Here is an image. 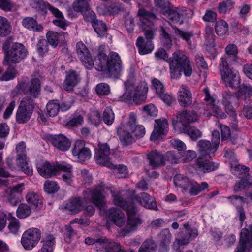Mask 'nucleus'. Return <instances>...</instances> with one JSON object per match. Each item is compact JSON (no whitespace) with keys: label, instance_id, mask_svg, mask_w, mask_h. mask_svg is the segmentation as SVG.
Instances as JSON below:
<instances>
[{"label":"nucleus","instance_id":"nucleus-1","mask_svg":"<svg viewBox=\"0 0 252 252\" xmlns=\"http://www.w3.org/2000/svg\"><path fill=\"white\" fill-rule=\"evenodd\" d=\"M158 59H163L168 61L171 78L177 79L183 74L186 77H189L193 71L191 63L189 57L180 50L175 51L171 57L169 58L166 51L163 48H159L155 53Z\"/></svg>","mask_w":252,"mask_h":252},{"label":"nucleus","instance_id":"nucleus-2","mask_svg":"<svg viewBox=\"0 0 252 252\" xmlns=\"http://www.w3.org/2000/svg\"><path fill=\"white\" fill-rule=\"evenodd\" d=\"M95 57L97 67L95 69L106 73L112 78L118 79L121 75L122 62L118 53L111 52L107 55L105 46H100Z\"/></svg>","mask_w":252,"mask_h":252},{"label":"nucleus","instance_id":"nucleus-3","mask_svg":"<svg viewBox=\"0 0 252 252\" xmlns=\"http://www.w3.org/2000/svg\"><path fill=\"white\" fill-rule=\"evenodd\" d=\"M107 187L101 183L95 187V207L99 210V213L103 216L108 214L109 219L118 227H122L126 222L124 213L119 209L112 207L106 211V190Z\"/></svg>","mask_w":252,"mask_h":252},{"label":"nucleus","instance_id":"nucleus-4","mask_svg":"<svg viewBox=\"0 0 252 252\" xmlns=\"http://www.w3.org/2000/svg\"><path fill=\"white\" fill-rule=\"evenodd\" d=\"M113 201L116 205L120 206L127 213V223L123 231L125 233H129L136 230L138 225L141 224L142 221L136 216L137 208L134 203L130 199L124 200L120 194L114 195Z\"/></svg>","mask_w":252,"mask_h":252},{"label":"nucleus","instance_id":"nucleus-5","mask_svg":"<svg viewBox=\"0 0 252 252\" xmlns=\"http://www.w3.org/2000/svg\"><path fill=\"white\" fill-rule=\"evenodd\" d=\"M125 92L119 97L120 101L128 104L133 102L136 104L141 103L145 98V94L148 91V87L145 82H141L135 86L132 80H128L125 83Z\"/></svg>","mask_w":252,"mask_h":252},{"label":"nucleus","instance_id":"nucleus-6","mask_svg":"<svg viewBox=\"0 0 252 252\" xmlns=\"http://www.w3.org/2000/svg\"><path fill=\"white\" fill-rule=\"evenodd\" d=\"M139 21L137 24L143 31L147 41H152L156 35V31L153 22L157 19L156 15L153 12L145 9H140L138 12Z\"/></svg>","mask_w":252,"mask_h":252},{"label":"nucleus","instance_id":"nucleus-7","mask_svg":"<svg viewBox=\"0 0 252 252\" xmlns=\"http://www.w3.org/2000/svg\"><path fill=\"white\" fill-rule=\"evenodd\" d=\"M219 69L221 78L227 86L232 88H237L240 83V78L236 71H233L229 66L226 58L220 59Z\"/></svg>","mask_w":252,"mask_h":252},{"label":"nucleus","instance_id":"nucleus-8","mask_svg":"<svg viewBox=\"0 0 252 252\" xmlns=\"http://www.w3.org/2000/svg\"><path fill=\"white\" fill-rule=\"evenodd\" d=\"M41 231L34 227L26 230L22 236L21 242L25 249L30 250L35 247L41 238Z\"/></svg>","mask_w":252,"mask_h":252},{"label":"nucleus","instance_id":"nucleus-9","mask_svg":"<svg viewBox=\"0 0 252 252\" xmlns=\"http://www.w3.org/2000/svg\"><path fill=\"white\" fill-rule=\"evenodd\" d=\"M235 170L238 172L235 174L239 176L241 180L235 184L234 187V191L237 193L244 189L246 187L252 184V177L249 174L250 169L241 165H236Z\"/></svg>","mask_w":252,"mask_h":252},{"label":"nucleus","instance_id":"nucleus-10","mask_svg":"<svg viewBox=\"0 0 252 252\" xmlns=\"http://www.w3.org/2000/svg\"><path fill=\"white\" fill-rule=\"evenodd\" d=\"M28 51L25 46L20 43H14L12 44L10 53L7 55L6 63L4 65H8L10 63H17L24 59L27 55Z\"/></svg>","mask_w":252,"mask_h":252},{"label":"nucleus","instance_id":"nucleus-11","mask_svg":"<svg viewBox=\"0 0 252 252\" xmlns=\"http://www.w3.org/2000/svg\"><path fill=\"white\" fill-rule=\"evenodd\" d=\"M98 149L97 152L95 159L97 163L107 167H113V163L110 161V149L109 146L106 143L98 142Z\"/></svg>","mask_w":252,"mask_h":252},{"label":"nucleus","instance_id":"nucleus-12","mask_svg":"<svg viewBox=\"0 0 252 252\" xmlns=\"http://www.w3.org/2000/svg\"><path fill=\"white\" fill-rule=\"evenodd\" d=\"M76 51L78 58L81 60L85 67L88 69H92L94 62L85 44L81 41L77 42Z\"/></svg>","mask_w":252,"mask_h":252},{"label":"nucleus","instance_id":"nucleus-13","mask_svg":"<svg viewBox=\"0 0 252 252\" xmlns=\"http://www.w3.org/2000/svg\"><path fill=\"white\" fill-rule=\"evenodd\" d=\"M252 247V225L250 230L244 228L240 233L239 245L236 252H248Z\"/></svg>","mask_w":252,"mask_h":252},{"label":"nucleus","instance_id":"nucleus-14","mask_svg":"<svg viewBox=\"0 0 252 252\" xmlns=\"http://www.w3.org/2000/svg\"><path fill=\"white\" fill-rule=\"evenodd\" d=\"M132 199H130L132 202V199L138 202L143 207L150 210L158 211V208L155 199L147 193L143 192L139 195L134 193L131 195ZM128 199L127 200H129Z\"/></svg>","mask_w":252,"mask_h":252},{"label":"nucleus","instance_id":"nucleus-15","mask_svg":"<svg viewBox=\"0 0 252 252\" xmlns=\"http://www.w3.org/2000/svg\"><path fill=\"white\" fill-rule=\"evenodd\" d=\"M198 120V115L194 111L185 110L177 115L175 119L172 121L175 129H177V124L189 125L187 123H193Z\"/></svg>","mask_w":252,"mask_h":252},{"label":"nucleus","instance_id":"nucleus-16","mask_svg":"<svg viewBox=\"0 0 252 252\" xmlns=\"http://www.w3.org/2000/svg\"><path fill=\"white\" fill-rule=\"evenodd\" d=\"M17 157L16 158V161L19 164H22V165H25L26 169L24 170L25 171V174L28 176H31L32 174V167L29 163L26 154V145L24 142H20L16 148Z\"/></svg>","mask_w":252,"mask_h":252},{"label":"nucleus","instance_id":"nucleus-17","mask_svg":"<svg viewBox=\"0 0 252 252\" xmlns=\"http://www.w3.org/2000/svg\"><path fill=\"white\" fill-rule=\"evenodd\" d=\"M235 95L241 104H248L252 102V87L248 84L239 85Z\"/></svg>","mask_w":252,"mask_h":252},{"label":"nucleus","instance_id":"nucleus-18","mask_svg":"<svg viewBox=\"0 0 252 252\" xmlns=\"http://www.w3.org/2000/svg\"><path fill=\"white\" fill-rule=\"evenodd\" d=\"M154 130L151 135V140L156 141L162 135H165L168 130V123L166 119H156L155 120Z\"/></svg>","mask_w":252,"mask_h":252},{"label":"nucleus","instance_id":"nucleus-19","mask_svg":"<svg viewBox=\"0 0 252 252\" xmlns=\"http://www.w3.org/2000/svg\"><path fill=\"white\" fill-rule=\"evenodd\" d=\"M85 206L81 197H74L66 202L64 208L70 214L75 215L83 210Z\"/></svg>","mask_w":252,"mask_h":252},{"label":"nucleus","instance_id":"nucleus-20","mask_svg":"<svg viewBox=\"0 0 252 252\" xmlns=\"http://www.w3.org/2000/svg\"><path fill=\"white\" fill-rule=\"evenodd\" d=\"M40 81L37 78L32 79L27 83H23L21 88L23 89L25 94H29L33 98H36L40 92Z\"/></svg>","mask_w":252,"mask_h":252},{"label":"nucleus","instance_id":"nucleus-21","mask_svg":"<svg viewBox=\"0 0 252 252\" xmlns=\"http://www.w3.org/2000/svg\"><path fill=\"white\" fill-rule=\"evenodd\" d=\"M72 154L77 157L80 161L88 160L91 158V151L88 148L84 147L83 142L81 140L76 141L74 147L72 150Z\"/></svg>","mask_w":252,"mask_h":252},{"label":"nucleus","instance_id":"nucleus-22","mask_svg":"<svg viewBox=\"0 0 252 252\" xmlns=\"http://www.w3.org/2000/svg\"><path fill=\"white\" fill-rule=\"evenodd\" d=\"M50 141L55 147L62 151H67L71 145L69 139L63 134L54 136Z\"/></svg>","mask_w":252,"mask_h":252},{"label":"nucleus","instance_id":"nucleus-23","mask_svg":"<svg viewBox=\"0 0 252 252\" xmlns=\"http://www.w3.org/2000/svg\"><path fill=\"white\" fill-rule=\"evenodd\" d=\"M177 129L176 130L187 134L193 141H196L202 136V132L197 128L189 125H184L181 123L177 124Z\"/></svg>","mask_w":252,"mask_h":252},{"label":"nucleus","instance_id":"nucleus-24","mask_svg":"<svg viewBox=\"0 0 252 252\" xmlns=\"http://www.w3.org/2000/svg\"><path fill=\"white\" fill-rule=\"evenodd\" d=\"M80 81L79 75L75 71L70 70L66 72V78L63 84V89L67 91L73 90Z\"/></svg>","mask_w":252,"mask_h":252},{"label":"nucleus","instance_id":"nucleus-25","mask_svg":"<svg viewBox=\"0 0 252 252\" xmlns=\"http://www.w3.org/2000/svg\"><path fill=\"white\" fill-rule=\"evenodd\" d=\"M37 169L39 174L45 178H48L56 175L55 163L45 162L38 164Z\"/></svg>","mask_w":252,"mask_h":252},{"label":"nucleus","instance_id":"nucleus-26","mask_svg":"<svg viewBox=\"0 0 252 252\" xmlns=\"http://www.w3.org/2000/svg\"><path fill=\"white\" fill-rule=\"evenodd\" d=\"M183 227L185 230L186 235L177 240L179 245L187 244L198 236L197 230L195 228H191L188 223L184 224Z\"/></svg>","mask_w":252,"mask_h":252},{"label":"nucleus","instance_id":"nucleus-27","mask_svg":"<svg viewBox=\"0 0 252 252\" xmlns=\"http://www.w3.org/2000/svg\"><path fill=\"white\" fill-rule=\"evenodd\" d=\"M150 165L154 168L165 165L163 155L156 150H152L147 155Z\"/></svg>","mask_w":252,"mask_h":252},{"label":"nucleus","instance_id":"nucleus-28","mask_svg":"<svg viewBox=\"0 0 252 252\" xmlns=\"http://www.w3.org/2000/svg\"><path fill=\"white\" fill-rule=\"evenodd\" d=\"M196 164L199 171L203 173L210 172L217 169L219 164L205 159L203 157H199L196 160Z\"/></svg>","mask_w":252,"mask_h":252},{"label":"nucleus","instance_id":"nucleus-29","mask_svg":"<svg viewBox=\"0 0 252 252\" xmlns=\"http://www.w3.org/2000/svg\"><path fill=\"white\" fill-rule=\"evenodd\" d=\"M164 15L170 25L176 23L181 25L183 23V20L181 19L182 12L178 8H169L164 12Z\"/></svg>","mask_w":252,"mask_h":252},{"label":"nucleus","instance_id":"nucleus-30","mask_svg":"<svg viewBox=\"0 0 252 252\" xmlns=\"http://www.w3.org/2000/svg\"><path fill=\"white\" fill-rule=\"evenodd\" d=\"M21 24L25 28L33 32H40L43 29V26L32 17H25L22 19Z\"/></svg>","mask_w":252,"mask_h":252},{"label":"nucleus","instance_id":"nucleus-31","mask_svg":"<svg viewBox=\"0 0 252 252\" xmlns=\"http://www.w3.org/2000/svg\"><path fill=\"white\" fill-rule=\"evenodd\" d=\"M181 88L182 90L179 92L178 101L181 106L188 107L192 104L191 93L185 85H182Z\"/></svg>","mask_w":252,"mask_h":252},{"label":"nucleus","instance_id":"nucleus-32","mask_svg":"<svg viewBox=\"0 0 252 252\" xmlns=\"http://www.w3.org/2000/svg\"><path fill=\"white\" fill-rule=\"evenodd\" d=\"M51 13L56 17L53 20L54 25L65 30L69 26V22L64 18L62 13L57 8L51 7Z\"/></svg>","mask_w":252,"mask_h":252},{"label":"nucleus","instance_id":"nucleus-33","mask_svg":"<svg viewBox=\"0 0 252 252\" xmlns=\"http://www.w3.org/2000/svg\"><path fill=\"white\" fill-rule=\"evenodd\" d=\"M160 244L159 252H165L168 250V246L171 242L172 235L169 229H163L159 234Z\"/></svg>","mask_w":252,"mask_h":252},{"label":"nucleus","instance_id":"nucleus-34","mask_svg":"<svg viewBox=\"0 0 252 252\" xmlns=\"http://www.w3.org/2000/svg\"><path fill=\"white\" fill-rule=\"evenodd\" d=\"M130 130L123 127L117 128V134L119 139L123 145L128 146L134 141V137L131 134Z\"/></svg>","mask_w":252,"mask_h":252},{"label":"nucleus","instance_id":"nucleus-35","mask_svg":"<svg viewBox=\"0 0 252 252\" xmlns=\"http://www.w3.org/2000/svg\"><path fill=\"white\" fill-rule=\"evenodd\" d=\"M136 46L140 55H145L150 53L154 49V45L152 41L145 42L144 38L140 36L137 38Z\"/></svg>","mask_w":252,"mask_h":252},{"label":"nucleus","instance_id":"nucleus-36","mask_svg":"<svg viewBox=\"0 0 252 252\" xmlns=\"http://www.w3.org/2000/svg\"><path fill=\"white\" fill-rule=\"evenodd\" d=\"M47 41L54 48L64 40V35L53 31H49L46 33Z\"/></svg>","mask_w":252,"mask_h":252},{"label":"nucleus","instance_id":"nucleus-37","mask_svg":"<svg viewBox=\"0 0 252 252\" xmlns=\"http://www.w3.org/2000/svg\"><path fill=\"white\" fill-rule=\"evenodd\" d=\"M32 114L30 110L19 106L16 114V122L19 124L26 123L29 121Z\"/></svg>","mask_w":252,"mask_h":252},{"label":"nucleus","instance_id":"nucleus-38","mask_svg":"<svg viewBox=\"0 0 252 252\" xmlns=\"http://www.w3.org/2000/svg\"><path fill=\"white\" fill-rule=\"evenodd\" d=\"M197 147L202 155H208L209 157L211 153L214 154L217 150L214 149L213 145L207 140H199L197 143Z\"/></svg>","mask_w":252,"mask_h":252},{"label":"nucleus","instance_id":"nucleus-39","mask_svg":"<svg viewBox=\"0 0 252 252\" xmlns=\"http://www.w3.org/2000/svg\"><path fill=\"white\" fill-rule=\"evenodd\" d=\"M204 100L206 102V106L204 107V109L206 110H212L218 117H220L221 119L225 118L226 115L221 113L219 107L215 104V100L211 96H208L205 97Z\"/></svg>","mask_w":252,"mask_h":252},{"label":"nucleus","instance_id":"nucleus-40","mask_svg":"<svg viewBox=\"0 0 252 252\" xmlns=\"http://www.w3.org/2000/svg\"><path fill=\"white\" fill-rule=\"evenodd\" d=\"M25 199L29 205L38 208L42 207V200L39 195L35 192H28L26 195Z\"/></svg>","mask_w":252,"mask_h":252},{"label":"nucleus","instance_id":"nucleus-41","mask_svg":"<svg viewBox=\"0 0 252 252\" xmlns=\"http://www.w3.org/2000/svg\"><path fill=\"white\" fill-rule=\"evenodd\" d=\"M2 196L6 198L7 202L13 206H16L20 201L19 196L9 188L3 190Z\"/></svg>","mask_w":252,"mask_h":252},{"label":"nucleus","instance_id":"nucleus-42","mask_svg":"<svg viewBox=\"0 0 252 252\" xmlns=\"http://www.w3.org/2000/svg\"><path fill=\"white\" fill-rule=\"evenodd\" d=\"M10 23L5 17L0 16V36L5 37L11 32Z\"/></svg>","mask_w":252,"mask_h":252},{"label":"nucleus","instance_id":"nucleus-43","mask_svg":"<svg viewBox=\"0 0 252 252\" xmlns=\"http://www.w3.org/2000/svg\"><path fill=\"white\" fill-rule=\"evenodd\" d=\"M174 183L176 186H179L185 190H187L190 186L191 182L183 175L176 174L174 178Z\"/></svg>","mask_w":252,"mask_h":252},{"label":"nucleus","instance_id":"nucleus-44","mask_svg":"<svg viewBox=\"0 0 252 252\" xmlns=\"http://www.w3.org/2000/svg\"><path fill=\"white\" fill-rule=\"evenodd\" d=\"M82 199L85 206L89 204H94V188L86 189L83 192Z\"/></svg>","mask_w":252,"mask_h":252},{"label":"nucleus","instance_id":"nucleus-45","mask_svg":"<svg viewBox=\"0 0 252 252\" xmlns=\"http://www.w3.org/2000/svg\"><path fill=\"white\" fill-rule=\"evenodd\" d=\"M90 0H75L73 3L74 11L82 13L90 8Z\"/></svg>","mask_w":252,"mask_h":252},{"label":"nucleus","instance_id":"nucleus-46","mask_svg":"<svg viewBox=\"0 0 252 252\" xmlns=\"http://www.w3.org/2000/svg\"><path fill=\"white\" fill-rule=\"evenodd\" d=\"M31 212V207L29 205L26 203H21L17 208L16 215L19 219H25L29 216Z\"/></svg>","mask_w":252,"mask_h":252},{"label":"nucleus","instance_id":"nucleus-47","mask_svg":"<svg viewBox=\"0 0 252 252\" xmlns=\"http://www.w3.org/2000/svg\"><path fill=\"white\" fill-rule=\"evenodd\" d=\"M47 114L50 117L56 116L60 110L59 102L57 100L50 101L46 105Z\"/></svg>","mask_w":252,"mask_h":252},{"label":"nucleus","instance_id":"nucleus-48","mask_svg":"<svg viewBox=\"0 0 252 252\" xmlns=\"http://www.w3.org/2000/svg\"><path fill=\"white\" fill-rule=\"evenodd\" d=\"M157 245L152 239H146L141 245L139 252H154L156 250Z\"/></svg>","mask_w":252,"mask_h":252},{"label":"nucleus","instance_id":"nucleus-49","mask_svg":"<svg viewBox=\"0 0 252 252\" xmlns=\"http://www.w3.org/2000/svg\"><path fill=\"white\" fill-rule=\"evenodd\" d=\"M208 187V184L205 182H202L200 185L197 183L193 184L190 183V186H189L188 190H189V193L191 195H195L204 190L205 189H207Z\"/></svg>","mask_w":252,"mask_h":252},{"label":"nucleus","instance_id":"nucleus-50","mask_svg":"<svg viewBox=\"0 0 252 252\" xmlns=\"http://www.w3.org/2000/svg\"><path fill=\"white\" fill-rule=\"evenodd\" d=\"M17 73V70L14 66L10 65L0 77V81H8L12 80L16 76Z\"/></svg>","mask_w":252,"mask_h":252},{"label":"nucleus","instance_id":"nucleus-51","mask_svg":"<svg viewBox=\"0 0 252 252\" xmlns=\"http://www.w3.org/2000/svg\"><path fill=\"white\" fill-rule=\"evenodd\" d=\"M33 98L32 97L26 96L22 98L19 106L25 108L27 110H30L31 112H33L36 106Z\"/></svg>","mask_w":252,"mask_h":252},{"label":"nucleus","instance_id":"nucleus-52","mask_svg":"<svg viewBox=\"0 0 252 252\" xmlns=\"http://www.w3.org/2000/svg\"><path fill=\"white\" fill-rule=\"evenodd\" d=\"M235 2L231 0H223L218 4L217 9L220 13L225 14L234 6Z\"/></svg>","mask_w":252,"mask_h":252},{"label":"nucleus","instance_id":"nucleus-53","mask_svg":"<svg viewBox=\"0 0 252 252\" xmlns=\"http://www.w3.org/2000/svg\"><path fill=\"white\" fill-rule=\"evenodd\" d=\"M163 161H164L165 163V161H168L171 163H177L178 162L181 156L179 155V153L174 151H170L167 152L163 155Z\"/></svg>","mask_w":252,"mask_h":252},{"label":"nucleus","instance_id":"nucleus-54","mask_svg":"<svg viewBox=\"0 0 252 252\" xmlns=\"http://www.w3.org/2000/svg\"><path fill=\"white\" fill-rule=\"evenodd\" d=\"M83 121V116L81 114L76 113L73 115L72 118L66 123V126L68 128L76 127L82 125Z\"/></svg>","mask_w":252,"mask_h":252},{"label":"nucleus","instance_id":"nucleus-55","mask_svg":"<svg viewBox=\"0 0 252 252\" xmlns=\"http://www.w3.org/2000/svg\"><path fill=\"white\" fill-rule=\"evenodd\" d=\"M109 15H116L120 12L124 11V8L121 3L117 2H110L107 5Z\"/></svg>","mask_w":252,"mask_h":252},{"label":"nucleus","instance_id":"nucleus-56","mask_svg":"<svg viewBox=\"0 0 252 252\" xmlns=\"http://www.w3.org/2000/svg\"><path fill=\"white\" fill-rule=\"evenodd\" d=\"M95 32L101 38L107 36V27L102 21L95 19Z\"/></svg>","mask_w":252,"mask_h":252},{"label":"nucleus","instance_id":"nucleus-57","mask_svg":"<svg viewBox=\"0 0 252 252\" xmlns=\"http://www.w3.org/2000/svg\"><path fill=\"white\" fill-rule=\"evenodd\" d=\"M228 30V24L223 20H220L216 23L215 31L219 36L224 35Z\"/></svg>","mask_w":252,"mask_h":252},{"label":"nucleus","instance_id":"nucleus-58","mask_svg":"<svg viewBox=\"0 0 252 252\" xmlns=\"http://www.w3.org/2000/svg\"><path fill=\"white\" fill-rule=\"evenodd\" d=\"M34 8L41 10L43 13H46L47 10H49L51 12V8L54 7L50 4L44 2L43 0H34L32 3Z\"/></svg>","mask_w":252,"mask_h":252},{"label":"nucleus","instance_id":"nucleus-59","mask_svg":"<svg viewBox=\"0 0 252 252\" xmlns=\"http://www.w3.org/2000/svg\"><path fill=\"white\" fill-rule=\"evenodd\" d=\"M58 184L54 181H46L44 184V191L48 194L55 193L59 189Z\"/></svg>","mask_w":252,"mask_h":252},{"label":"nucleus","instance_id":"nucleus-60","mask_svg":"<svg viewBox=\"0 0 252 252\" xmlns=\"http://www.w3.org/2000/svg\"><path fill=\"white\" fill-rule=\"evenodd\" d=\"M173 28L174 30V33L177 35L186 40L188 44H191L190 38L193 36V33L192 32L182 31L174 27H173Z\"/></svg>","mask_w":252,"mask_h":252},{"label":"nucleus","instance_id":"nucleus-61","mask_svg":"<svg viewBox=\"0 0 252 252\" xmlns=\"http://www.w3.org/2000/svg\"><path fill=\"white\" fill-rule=\"evenodd\" d=\"M110 240L105 237L95 238V249L98 252H102L105 251L109 245Z\"/></svg>","mask_w":252,"mask_h":252},{"label":"nucleus","instance_id":"nucleus-62","mask_svg":"<svg viewBox=\"0 0 252 252\" xmlns=\"http://www.w3.org/2000/svg\"><path fill=\"white\" fill-rule=\"evenodd\" d=\"M95 92L99 96L108 95L110 93L109 85L105 83H100L95 86Z\"/></svg>","mask_w":252,"mask_h":252},{"label":"nucleus","instance_id":"nucleus-63","mask_svg":"<svg viewBox=\"0 0 252 252\" xmlns=\"http://www.w3.org/2000/svg\"><path fill=\"white\" fill-rule=\"evenodd\" d=\"M114 167H108L114 170V173L119 178H124L127 174V169L126 166L120 164L118 166L113 164Z\"/></svg>","mask_w":252,"mask_h":252},{"label":"nucleus","instance_id":"nucleus-64","mask_svg":"<svg viewBox=\"0 0 252 252\" xmlns=\"http://www.w3.org/2000/svg\"><path fill=\"white\" fill-rule=\"evenodd\" d=\"M102 252H135L132 250H127L124 251L121 248L119 244L116 243L113 241H110L108 247L105 251Z\"/></svg>","mask_w":252,"mask_h":252}]
</instances>
